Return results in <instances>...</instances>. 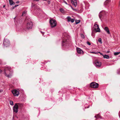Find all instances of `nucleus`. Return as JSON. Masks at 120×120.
Masks as SVG:
<instances>
[{
  "instance_id": "f257e3e1",
  "label": "nucleus",
  "mask_w": 120,
  "mask_h": 120,
  "mask_svg": "<svg viewBox=\"0 0 120 120\" xmlns=\"http://www.w3.org/2000/svg\"><path fill=\"white\" fill-rule=\"evenodd\" d=\"M11 68L9 67H5L0 69V72L1 73L3 71H4V75L8 78H11L12 76V73L11 71Z\"/></svg>"
},
{
  "instance_id": "f03ea898",
  "label": "nucleus",
  "mask_w": 120,
  "mask_h": 120,
  "mask_svg": "<svg viewBox=\"0 0 120 120\" xmlns=\"http://www.w3.org/2000/svg\"><path fill=\"white\" fill-rule=\"evenodd\" d=\"M25 21L27 22V27L28 29L31 28L33 25V23L31 21L30 18L26 17L25 19Z\"/></svg>"
},
{
  "instance_id": "7ed1b4c3",
  "label": "nucleus",
  "mask_w": 120,
  "mask_h": 120,
  "mask_svg": "<svg viewBox=\"0 0 120 120\" xmlns=\"http://www.w3.org/2000/svg\"><path fill=\"white\" fill-rule=\"evenodd\" d=\"M49 22L52 27H54L56 26V22L55 20H53L50 18V19Z\"/></svg>"
},
{
  "instance_id": "20e7f679",
  "label": "nucleus",
  "mask_w": 120,
  "mask_h": 120,
  "mask_svg": "<svg viewBox=\"0 0 120 120\" xmlns=\"http://www.w3.org/2000/svg\"><path fill=\"white\" fill-rule=\"evenodd\" d=\"M22 105V104L19 103H16L14 105L13 107V111L15 113H17L18 111V109L19 105Z\"/></svg>"
},
{
  "instance_id": "39448f33",
  "label": "nucleus",
  "mask_w": 120,
  "mask_h": 120,
  "mask_svg": "<svg viewBox=\"0 0 120 120\" xmlns=\"http://www.w3.org/2000/svg\"><path fill=\"white\" fill-rule=\"evenodd\" d=\"M98 83H96L94 82H92L90 83V87L94 88H97L98 87Z\"/></svg>"
},
{
  "instance_id": "423d86ee",
  "label": "nucleus",
  "mask_w": 120,
  "mask_h": 120,
  "mask_svg": "<svg viewBox=\"0 0 120 120\" xmlns=\"http://www.w3.org/2000/svg\"><path fill=\"white\" fill-rule=\"evenodd\" d=\"M106 14V13L104 11H102L100 12L99 14L100 18L101 19H102L104 18Z\"/></svg>"
},
{
  "instance_id": "0eeeda50",
  "label": "nucleus",
  "mask_w": 120,
  "mask_h": 120,
  "mask_svg": "<svg viewBox=\"0 0 120 120\" xmlns=\"http://www.w3.org/2000/svg\"><path fill=\"white\" fill-rule=\"evenodd\" d=\"M96 23H95L94 25V30L96 31V33L97 32H100V30L99 28V26L98 24H96Z\"/></svg>"
},
{
  "instance_id": "6e6552de",
  "label": "nucleus",
  "mask_w": 120,
  "mask_h": 120,
  "mask_svg": "<svg viewBox=\"0 0 120 120\" xmlns=\"http://www.w3.org/2000/svg\"><path fill=\"white\" fill-rule=\"evenodd\" d=\"M12 92L15 96H18L19 95V91L15 89L12 90Z\"/></svg>"
},
{
  "instance_id": "1a4fd4ad",
  "label": "nucleus",
  "mask_w": 120,
  "mask_h": 120,
  "mask_svg": "<svg viewBox=\"0 0 120 120\" xmlns=\"http://www.w3.org/2000/svg\"><path fill=\"white\" fill-rule=\"evenodd\" d=\"M62 45L64 46H65L68 44V40L65 39H63L62 41Z\"/></svg>"
},
{
  "instance_id": "9d476101",
  "label": "nucleus",
  "mask_w": 120,
  "mask_h": 120,
  "mask_svg": "<svg viewBox=\"0 0 120 120\" xmlns=\"http://www.w3.org/2000/svg\"><path fill=\"white\" fill-rule=\"evenodd\" d=\"M3 44L7 47L10 44L9 41L6 39H4V40Z\"/></svg>"
},
{
  "instance_id": "9b49d317",
  "label": "nucleus",
  "mask_w": 120,
  "mask_h": 120,
  "mask_svg": "<svg viewBox=\"0 0 120 120\" xmlns=\"http://www.w3.org/2000/svg\"><path fill=\"white\" fill-rule=\"evenodd\" d=\"M95 66L97 67H100L101 64V63L97 60H95L94 62Z\"/></svg>"
},
{
  "instance_id": "f8f14e48",
  "label": "nucleus",
  "mask_w": 120,
  "mask_h": 120,
  "mask_svg": "<svg viewBox=\"0 0 120 120\" xmlns=\"http://www.w3.org/2000/svg\"><path fill=\"white\" fill-rule=\"evenodd\" d=\"M71 3L74 5L75 7H76L77 5V0H71Z\"/></svg>"
},
{
  "instance_id": "ddd939ff",
  "label": "nucleus",
  "mask_w": 120,
  "mask_h": 120,
  "mask_svg": "<svg viewBox=\"0 0 120 120\" xmlns=\"http://www.w3.org/2000/svg\"><path fill=\"white\" fill-rule=\"evenodd\" d=\"M104 29L108 34H110V33L109 30V29L107 27H105Z\"/></svg>"
},
{
  "instance_id": "4468645a",
  "label": "nucleus",
  "mask_w": 120,
  "mask_h": 120,
  "mask_svg": "<svg viewBox=\"0 0 120 120\" xmlns=\"http://www.w3.org/2000/svg\"><path fill=\"white\" fill-rule=\"evenodd\" d=\"M76 49L77 52L78 53H81L83 52V51L79 48H77Z\"/></svg>"
},
{
  "instance_id": "2eb2a0df",
  "label": "nucleus",
  "mask_w": 120,
  "mask_h": 120,
  "mask_svg": "<svg viewBox=\"0 0 120 120\" xmlns=\"http://www.w3.org/2000/svg\"><path fill=\"white\" fill-rule=\"evenodd\" d=\"M10 4L11 5H14L15 4V3L12 0H9Z\"/></svg>"
},
{
  "instance_id": "dca6fc26",
  "label": "nucleus",
  "mask_w": 120,
  "mask_h": 120,
  "mask_svg": "<svg viewBox=\"0 0 120 120\" xmlns=\"http://www.w3.org/2000/svg\"><path fill=\"white\" fill-rule=\"evenodd\" d=\"M110 1V0H107L104 3V4L105 5H107Z\"/></svg>"
},
{
  "instance_id": "f3484780",
  "label": "nucleus",
  "mask_w": 120,
  "mask_h": 120,
  "mask_svg": "<svg viewBox=\"0 0 120 120\" xmlns=\"http://www.w3.org/2000/svg\"><path fill=\"white\" fill-rule=\"evenodd\" d=\"M103 57L104 58L108 59L109 57V56L107 55H103Z\"/></svg>"
},
{
  "instance_id": "a211bd4d",
  "label": "nucleus",
  "mask_w": 120,
  "mask_h": 120,
  "mask_svg": "<svg viewBox=\"0 0 120 120\" xmlns=\"http://www.w3.org/2000/svg\"><path fill=\"white\" fill-rule=\"evenodd\" d=\"M96 31L93 30L92 31L91 35L92 36H94L95 35V32Z\"/></svg>"
},
{
  "instance_id": "6ab92c4d",
  "label": "nucleus",
  "mask_w": 120,
  "mask_h": 120,
  "mask_svg": "<svg viewBox=\"0 0 120 120\" xmlns=\"http://www.w3.org/2000/svg\"><path fill=\"white\" fill-rule=\"evenodd\" d=\"M67 19L68 21L69 22H70L71 21V18L70 17H68L67 18Z\"/></svg>"
},
{
  "instance_id": "aec40b11",
  "label": "nucleus",
  "mask_w": 120,
  "mask_h": 120,
  "mask_svg": "<svg viewBox=\"0 0 120 120\" xmlns=\"http://www.w3.org/2000/svg\"><path fill=\"white\" fill-rule=\"evenodd\" d=\"M75 22L76 24H77L80 22V20H75Z\"/></svg>"
},
{
  "instance_id": "412c9836",
  "label": "nucleus",
  "mask_w": 120,
  "mask_h": 120,
  "mask_svg": "<svg viewBox=\"0 0 120 120\" xmlns=\"http://www.w3.org/2000/svg\"><path fill=\"white\" fill-rule=\"evenodd\" d=\"M120 53V52H115L114 53V54L115 55H118Z\"/></svg>"
},
{
  "instance_id": "4be33fe9",
  "label": "nucleus",
  "mask_w": 120,
  "mask_h": 120,
  "mask_svg": "<svg viewBox=\"0 0 120 120\" xmlns=\"http://www.w3.org/2000/svg\"><path fill=\"white\" fill-rule=\"evenodd\" d=\"M10 104L11 105H13V101H10Z\"/></svg>"
},
{
  "instance_id": "5701e85b",
  "label": "nucleus",
  "mask_w": 120,
  "mask_h": 120,
  "mask_svg": "<svg viewBox=\"0 0 120 120\" xmlns=\"http://www.w3.org/2000/svg\"><path fill=\"white\" fill-rule=\"evenodd\" d=\"M98 41L99 42H100L101 44L102 43V42L101 41V38H99L98 39Z\"/></svg>"
},
{
  "instance_id": "b1692460",
  "label": "nucleus",
  "mask_w": 120,
  "mask_h": 120,
  "mask_svg": "<svg viewBox=\"0 0 120 120\" xmlns=\"http://www.w3.org/2000/svg\"><path fill=\"white\" fill-rule=\"evenodd\" d=\"M60 11L62 12H64V10L62 8H61L60 9Z\"/></svg>"
},
{
  "instance_id": "393cba45",
  "label": "nucleus",
  "mask_w": 120,
  "mask_h": 120,
  "mask_svg": "<svg viewBox=\"0 0 120 120\" xmlns=\"http://www.w3.org/2000/svg\"><path fill=\"white\" fill-rule=\"evenodd\" d=\"M74 21V19H71V21L72 22H73Z\"/></svg>"
},
{
  "instance_id": "a878e982",
  "label": "nucleus",
  "mask_w": 120,
  "mask_h": 120,
  "mask_svg": "<svg viewBox=\"0 0 120 120\" xmlns=\"http://www.w3.org/2000/svg\"><path fill=\"white\" fill-rule=\"evenodd\" d=\"M81 36L83 38H85V36L84 35L82 34H81Z\"/></svg>"
},
{
  "instance_id": "bb28decb",
  "label": "nucleus",
  "mask_w": 120,
  "mask_h": 120,
  "mask_svg": "<svg viewBox=\"0 0 120 120\" xmlns=\"http://www.w3.org/2000/svg\"><path fill=\"white\" fill-rule=\"evenodd\" d=\"M87 44L89 45H91L90 43L88 41L87 42Z\"/></svg>"
},
{
  "instance_id": "cd10ccee",
  "label": "nucleus",
  "mask_w": 120,
  "mask_h": 120,
  "mask_svg": "<svg viewBox=\"0 0 120 120\" xmlns=\"http://www.w3.org/2000/svg\"><path fill=\"white\" fill-rule=\"evenodd\" d=\"M99 115H96V116H95V117L96 118H97V117H99Z\"/></svg>"
},
{
  "instance_id": "c85d7f7f",
  "label": "nucleus",
  "mask_w": 120,
  "mask_h": 120,
  "mask_svg": "<svg viewBox=\"0 0 120 120\" xmlns=\"http://www.w3.org/2000/svg\"><path fill=\"white\" fill-rule=\"evenodd\" d=\"M92 53H95V54H98L97 52L95 53L94 52H92Z\"/></svg>"
},
{
  "instance_id": "c756f323",
  "label": "nucleus",
  "mask_w": 120,
  "mask_h": 120,
  "mask_svg": "<svg viewBox=\"0 0 120 120\" xmlns=\"http://www.w3.org/2000/svg\"><path fill=\"white\" fill-rule=\"evenodd\" d=\"M118 6H119V7H120V0L119 2Z\"/></svg>"
},
{
  "instance_id": "7c9ffc66",
  "label": "nucleus",
  "mask_w": 120,
  "mask_h": 120,
  "mask_svg": "<svg viewBox=\"0 0 120 120\" xmlns=\"http://www.w3.org/2000/svg\"><path fill=\"white\" fill-rule=\"evenodd\" d=\"M18 5H17V4L15 5L14 6V7H17V6H18Z\"/></svg>"
},
{
  "instance_id": "2f4dec72",
  "label": "nucleus",
  "mask_w": 120,
  "mask_h": 120,
  "mask_svg": "<svg viewBox=\"0 0 120 120\" xmlns=\"http://www.w3.org/2000/svg\"><path fill=\"white\" fill-rule=\"evenodd\" d=\"M26 11H24L23 12V14H26Z\"/></svg>"
},
{
  "instance_id": "473e14b6",
  "label": "nucleus",
  "mask_w": 120,
  "mask_h": 120,
  "mask_svg": "<svg viewBox=\"0 0 120 120\" xmlns=\"http://www.w3.org/2000/svg\"><path fill=\"white\" fill-rule=\"evenodd\" d=\"M64 3L66 4H68L67 3L66 1H64Z\"/></svg>"
},
{
  "instance_id": "72a5a7b5",
  "label": "nucleus",
  "mask_w": 120,
  "mask_h": 120,
  "mask_svg": "<svg viewBox=\"0 0 120 120\" xmlns=\"http://www.w3.org/2000/svg\"><path fill=\"white\" fill-rule=\"evenodd\" d=\"M19 2V1H17L16 2V3L17 4H18Z\"/></svg>"
},
{
  "instance_id": "f704fd0d",
  "label": "nucleus",
  "mask_w": 120,
  "mask_h": 120,
  "mask_svg": "<svg viewBox=\"0 0 120 120\" xmlns=\"http://www.w3.org/2000/svg\"><path fill=\"white\" fill-rule=\"evenodd\" d=\"M100 54L101 55H102L103 56V55H104L102 53H100Z\"/></svg>"
},
{
  "instance_id": "c9c22d12",
  "label": "nucleus",
  "mask_w": 120,
  "mask_h": 120,
  "mask_svg": "<svg viewBox=\"0 0 120 120\" xmlns=\"http://www.w3.org/2000/svg\"><path fill=\"white\" fill-rule=\"evenodd\" d=\"M110 52V51H108L107 52V53H109Z\"/></svg>"
},
{
  "instance_id": "e433bc0d",
  "label": "nucleus",
  "mask_w": 120,
  "mask_h": 120,
  "mask_svg": "<svg viewBox=\"0 0 120 120\" xmlns=\"http://www.w3.org/2000/svg\"><path fill=\"white\" fill-rule=\"evenodd\" d=\"M34 1H39V0H34Z\"/></svg>"
},
{
  "instance_id": "4c0bfd02",
  "label": "nucleus",
  "mask_w": 120,
  "mask_h": 120,
  "mask_svg": "<svg viewBox=\"0 0 120 120\" xmlns=\"http://www.w3.org/2000/svg\"><path fill=\"white\" fill-rule=\"evenodd\" d=\"M5 5H4L3 6V8H4V7H5Z\"/></svg>"
},
{
  "instance_id": "58836bf2",
  "label": "nucleus",
  "mask_w": 120,
  "mask_h": 120,
  "mask_svg": "<svg viewBox=\"0 0 120 120\" xmlns=\"http://www.w3.org/2000/svg\"><path fill=\"white\" fill-rule=\"evenodd\" d=\"M97 52L98 53H101L100 52Z\"/></svg>"
},
{
  "instance_id": "ea45409f",
  "label": "nucleus",
  "mask_w": 120,
  "mask_h": 120,
  "mask_svg": "<svg viewBox=\"0 0 120 120\" xmlns=\"http://www.w3.org/2000/svg\"><path fill=\"white\" fill-rule=\"evenodd\" d=\"M15 8V7H13L12 8V9H14V8Z\"/></svg>"
},
{
  "instance_id": "a19ab883",
  "label": "nucleus",
  "mask_w": 120,
  "mask_h": 120,
  "mask_svg": "<svg viewBox=\"0 0 120 120\" xmlns=\"http://www.w3.org/2000/svg\"><path fill=\"white\" fill-rule=\"evenodd\" d=\"M41 33H42V34H43H43L42 33V32H41Z\"/></svg>"
},
{
  "instance_id": "79ce46f5",
  "label": "nucleus",
  "mask_w": 120,
  "mask_h": 120,
  "mask_svg": "<svg viewBox=\"0 0 120 120\" xmlns=\"http://www.w3.org/2000/svg\"><path fill=\"white\" fill-rule=\"evenodd\" d=\"M0 92H1V91H0Z\"/></svg>"
}]
</instances>
